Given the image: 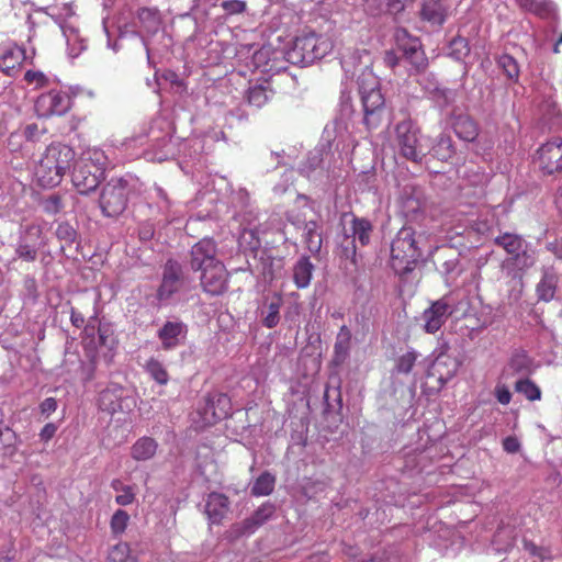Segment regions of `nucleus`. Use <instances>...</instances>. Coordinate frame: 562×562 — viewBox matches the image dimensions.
<instances>
[{"mask_svg": "<svg viewBox=\"0 0 562 562\" xmlns=\"http://www.w3.org/2000/svg\"><path fill=\"white\" fill-rule=\"evenodd\" d=\"M396 47L401 56L416 69L426 66L427 58L422 47L420 37H396Z\"/></svg>", "mask_w": 562, "mask_h": 562, "instance_id": "25", "label": "nucleus"}, {"mask_svg": "<svg viewBox=\"0 0 562 562\" xmlns=\"http://www.w3.org/2000/svg\"><path fill=\"white\" fill-rule=\"evenodd\" d=\"M221 7L229 15L241 14L247 10V3L243 0H224Z\"/></svg>", "mask_w": 562, "mask_h": 562, "instance_id": "64", "label": "nucleus"}, {"mask_svg": "<svg viewBox=\"0 0 562 562\" xmlns=\"http://www.w3.org/2000/svg\"><path fill=\"white\" fill-rule=\"evenodd\" d=\"M533 162L544 175H562V137L555 136L542 144Z\"/></svg>", "mask_w": 562, "mask_h": 562, "instance_id": "14", "label": "nucleus"}, {"mask_svg": "<svg viewBox=\"0 0 562 562\" xmlns=\"http://www.w3.org/2000/svg\"><path fill=\"white\" fill-rule=\"evenodd\" d=\"M429 154L441 161H447L454 155L452 139L449 135L440 134L436 143L429 148Z\"/></svg>", "mask_w": 562, "mask_h": 562, "instance_id": "47", "label": "nucleus"}, {"mask_svg": "<svg viewBox=\"0 0 562 562\" xmlns=\"http://www.w3.org/2000/svg\"><path fill=\"white\" fill-rule=\"evenodd\" d=\"M16 436L12 429L7 426L0 425V445L2 446L4 453L11 452L15 445Z\"/></svg>", "mask_w": 562, "mask_h": 562, "instance_id": "63", "label": "nucleus"}, {"mask_svg": "<svg viewBox=\"0 0 562 562\" xmlns=\"http://www.w3.org/2000/svg\"><path fill=\"white\" fill-rule=\"evenodd\" d=\"M272 97L273 90L267 80L250 85L246 92V99L249 105L256 109L262 108L272 99Z\"/></svg>", "mask_w": 562, "mask_h": 562, "instance_id": "34", "label": "nucleus"}, {"mask_svg": "<svg viewBox=\"0 0 562 562\" xmlns=\"http://www.w3.org/2000/svg\"><path fill=\"white\" fill-rule=\"evenodd\" d=\"M314 271V265L310 258L302 256L293 266V282L297 289H305L310 285Z\"/></svg>", "mask_w": 562, "mask_h": 562, "instance_id": "39", "label": "nucleus"}, {"mask_svg": "<svg viewBox=\"0 0 562 562\" xmlns=\"http://www.w3.org/2000/svg\"><path fill=\"white\" fill-rule=\"evenodd\" d=\"M450 124L456 135L464 142H473L479 135L475 121L469 114L456 109L450 114Z\"/></svg>", "mask_w": 562, "mask_h": 562, "instance_id": "26", "label": "nucleus"}, {"mask_svg": "<svg viewBox=\"0 0 562 562\" xmlns=\"http://www.w3.org/2000/svg\"><path fill=\"white\" fill-rule=\"evenodd\" d=\"M274 506L271 503L261 505L249 518L244 521V531L252 533L255 530L268 521L274 514Z\"/></svg>", "mask_w": 562, "mask_h": 562, "instance_id": "43", "label": "nucleus"}, {"mask_svg": "<svg viewBox=\"0 0 562 562\" xmlns=\"http://www.w3.org/2000/svg\"><path fill=\"white\" fill-rule=\"evenodd\" d=\"M358 87L364 112L363 123L368 130H374L381 124L384 112L379 80L371 71L363 70L358 77Z\"/></svg>", "mask_w": 562, "mask_h": 562, "instance_id": "9", "label": "nucleus"}, {"mask_svg": "<svg viewBox=\"0 0 562 562\" xmlns=\"http://www.w3.org/2000/svg\"><path fill=\"white\" fill-rule=\"evenodd\" d=\"M109 562H135L130 554V547L125 542L117 543L111 548L108 555Z\"/></svg>", "mask_w": 562, "mask_h": 562, "instance_id": "55", "label": "nucleus"}, {"mask_svg": "<svg viewBox=\"0 0 562 562\" xmlns=\"http://www.w3.org/2000/svg\"><path fill=\"white\" fill-rule=\"evenodd\" d=\"M530 359L525 351H517L513 355L509 366L515 372L526 373L530 371Z\"/></svg>", "mask_w": 562, "mask_h": 562, "instance_id": "61", "label": "nucleus"}, {"mask_svg": "<svg viewBox=\"0 0 562 562\" xmlns=\"http://www.w3.org/2000/svg\"><path fill=\"white\" fill-rule=\"evenodd\" d=\"M201 414L209 425L226 418L231 414V398L223 393L209 396Z\"/></svg>", "mask_w": 562, "mask_h": 562, "instance_id": "23", "label": "nucleus"}, {"mask_svg": "<svg viewBox=\"0 0 562 562\" xmlns=\"http://www.w3.org/2000/svg\"><path fill=\"white\" fill-rule=\"evenodd\" d=\"M111 487L119 493L115 496V502L120 506H128L135 501L134 488L131 485H125L120 480H113Z\"/></svg>", "mask_w": 562, "mask_h": 562, "instance_id": "51", "label": "nucleus"}, {"mask_svg": "<svg viewBox=\"0 0 562 562\" xmlns=\"http://www.w3.org/2000/svg\"><path fill=\"white\" fill-rule=\"evenodd\" d=\"M558 277L552 269H544L542 278L537 284L536 292L539 300L549 302L554 297Z\"/></svg>", "mask_w": 562, "mask_h": 562, "instance_id": "42", "label": "nucleus"}, {"mask_svg": "<svg viewBox=\"0 0 562 562\" xmlns=\"http://www.w3.org/2000/svg\"><path fill=\"white\" fill-rule=\"evenodd\" d=\"M145 373L157 384L167 385L170 376L167 370V366L158 356H150L142 364Z\"/></svg>", "mask_w": 562, "mask_h": 562, "instance_id": "35", "label": "nucleus"}, {"mask_svg": "<svg viewBox=\"0 0 562 562\" xmlns=\"http://www.w3.org/2000/svg\"><path fill=\"white\" fill-rule=\"evenodd\" d=\"M228 498L221 493H211L205 504V514L212 524H218L228 512Z\"/></svg>", "mask_w": 562, "mask_h": 562, "instance_id": "32", "label": "nucleus"}, {"mask_svg": "<svg viewBox=\"0 0 562 562\" xmlns=\"http://www.w3.org/2000/svg\"><path fill=\"white\" fill-rule=\"evenodd\" d=\"M515 390L529 401H538L541 398V391L539 386L528 378L517 380L515 383Z\"/></svg>", "mask_w": 562, "mask_h": 562, "instance_id": "53", "label": "nucleus"}, {"mask_svg": "<svg viewBox=\"0 0 562 562\" xmlns=\"http://www.w3.org/2000/svg\"><path fill=\"white\" fill-rule=\"evenodd\" d=\"M75 160L74 149L61 143H52L35 167V178L42 187H55L60 183L66 171Z\"/></svg>", "mask_w": 562, "mask_h": 562, "instance_id": "5", "label": "nucleus"}, {"mask_svg": "<svg viewBox=\"0 0 562 562\" xmlns=\"http://www.w3.org/2000/svg\"><path fill=\"white\" fill-rule=\"evenodd\" d=\"M350 345H351V331L346 326L342 325L339 328V331L336 337V341L334 345V363L339 366L346 361V359L349 357L350 351Z\"/></svg>", "mask_w": 562, "mask_h": 562, "instance_id": "40", "label": "nucleus"}, {"mask_svg": "<svg viewBox=\"0 0 562 562\" xmlns=\"http://www.w3.org/2000/svg\"><path fill=\"white\" fill-rule=\"evenodd\" d=\"M148 203L153 215L160 216L167 222H172L177 218L179 211L173 207V203L168 198L167 192L159 186L155 184L148 192Z\"/></svg>", "mask_w": 562, "mask_h": 562, "instance_id": "21", "label": "nucleus"}, {"mask_svg": "<svg viewBox=\"0 0 562 562\" xmlns=\"http://www.w3.org/2000/svg\"><path fill=\"white\" fill-rule=\"evenodd\" d=\"M498 66L504 70L510 80H517L519 76V68L516 60L509 55H502L498 58Z\"/></svg>", "mask_w": 562, "mask_h": 562, "instance_id": "59", "label": "nucleus"}, {"mask_svg": "<svg viewBox=\"0 0 562 562\" xmlns=\"http://www.w3.org/2000/svg\"><path fill=\"white\" fill-rule=\"evenodd\" d=\"M282 304L283 300L279 293H274L265 299L263 304L259 308V315L266 328L272 329L279 324Z\"/></svg>", "mask_w": 562, "mask_h": 562, "instance_id": "28", "label": "nucleus"}, {"mask_svg": "<svg viewBox=\"0 0 562 562\" xmlns=\"http://www.w3.org/2000/svg\"><path fill=\"white\" fill-rule=\"evenodd\" d=\"M200 272L201 285L210 295H221L227 290L228 273L223 262Z\"/></svg>", "mask_w": 562, "mask_h": 562, "instance_id": "20", "label": "nucleus"}, {"mask_svg": "<svg viewBox=\"0 0 562 562\" xmlns=\"http://www.w3.org/2000/svg\"><path fill=\"white\" fill-rule=\"evenodd\" d=\"M350 113V106L342 102L340 116L326 125L322 143L300 165L299 171L303 177L313 182H322L336 176V170L355 147V140L348 131L347 120Z\"/></svg>", "mask_w": 562, "mask_h": 562, "instance_id": "1", "label": "nucleus"}, {"mask_svg": "<svg viewBox=\"0 0 562 562\" xmlns=\"http://www.w3.org/2000/svg\"><path fill=\"white\" fill-rule=\"evenodd\" d=\"M494 243L502 247L508 254V257H513L517 252L531 246L521 236L512 233H504L496 236Z\"/></svg>", "mask_w": 562, "mask_h": 562, "instance_id": "41", "label": "nucleus"}, {"mask_svg": "<svg viewBox=\"0 0 562 562\" xmlns=\"http://www.w3.org/2000/svg\"><path fill=\"white\" fill-rule=\"evenodd\" d=\"M536 261V251L531 246L502 261L501 269L503 276L507 279L506 284L510 301L517 302L520 300L525 285L524 276Z\"/></svg>", "mask_w": 562, "mask_h": 562, "instance_id": "10", "label": "nucleus"}, {"mask_svg": "<svg viewBox=\"0 0 562 562\" xmlns=\"http://www.w3.org/2000/svg\"><path fill=\"white\" fill-rule=\"evenodd\" d=\"M372 224L363 217L353 216L349 228L344 229V239L341 241V255L346 259L356 262L357 243L366 246L370 243Z\"/></svg>", "mask_w": 562, "mask_h": 562, "instance_id": "12", "label": "nucleus"}, {"mask_svg": "<svg viewBox=\"0 0 562 562\" xmlns=\"http://www.w3.org/2000/svg\"><path fill=\"white\" fill-rule=\"evenodd\" d=\"M66 46L70 59L77 58L87 48L83 37H66Z\"/></svg>", "mask_w": 562, "mask_h": 562, "instance_id": "62", "label": "nucleus"}, {"mask_svg": "<svg viewBox=\"0 0 562 562\" xmlns=\"http://www.w3.org/2000/svg\"><path fill=\"white\" fill-rule=\"evenodd\" d=\"M123 387L116 384L103 390L99 397V405L101 409L111 414L121 409V400L123 397Z\"/></svg>", "mask_w": 562, "mask_h": 562, "instance_id": "37", "label": "nucleus"}, {"mask_svg": "<svg viewBox=\"0 0 562 562\" xmlns=\"http://www.w3.org/2000/svg\"><path fill=\"white\" fill-rule=\"evenodd\" d=\"M41 206L46 214L55 215L64 209V203L59 194L53 193L42 199Z\"/></svg>", "mask_w": 562, "mask_h": 562, "instance_id": "57", "label": "nucleus"}, {"mask_svg": "<svg viewBox=\"0 0 562 562\" xmlns=\"http://www.w3.org/2000/svg\"><path fill=\"white\" fill-rule=\"evenodd\" d=\"M137 20L143 30L153 35L165 32L161 13L157 8L143 7L137 10Z\"/></svg>", "mask_w": 562, "mask_h": 562, "instance_id": "30", "label": "nucleus"}, {"mask_svg": "<svg viewBox=\"0 0 562 562\" xmlns=\"http://www.w3.org/2000/svg\"><path fill=\"white\" fill-rule=\"evenodd\" d=\"M188 335V326L178 318L165 322L157 330V338L160 341L161 349L172 351L184 345Z\"/></svg>", "mask_w": 562, "mask_h": 562, "instance_id": "19", "label": "nucleus"}, {"mask_svg": "<svg viewBox=\"0 0 562 562\" xmlns=\"http://www.w3.org/2000/svg\"><path fill=\"white\" fill-rule=\"evenodd\" d=\"M133 144L146 145L143 156L148 161L161 162L176 157L177 154L183 151L186 157L196 159L204 150L203 140L199 137H193L186 140L182 145L177 146L173 142L169 131H162L160 126L151 125L146 135H139L127 143V146Z\"/></svg>", "mask_w": 562, "mask_h": 562, "instance_id": "3", "label": "nucleus"}, {"mask_svg": "<svg viewBox=\"0 0 562 562\" xmlns=\"http://www.w3.org/2000/svg\"><path fill=\"white\" fill-rule=\"evenodd\" d=\"M517 518L502 519L492 539V547L498 553H505L514 547L518 536L516 530Z\"/></svg>", "mask_w": 562, "mask_h": 562, "instance_id": "24", "label": "nucleus"}, {"mask_svg": "<svg viewBox=\"0 0 562 562\" xmlns=\"http://www.w3.org/2000/svg\"><path fill=\"white\" fill-rule=\"evenodd\" d=\"M292 224L299 229H303V243L307 250L316 255L319 252L323 244L322 234L319 233V225L316 221H292Z\"/></svg>", "mask_w": 562, "mask_h": 562, "instance_id": "29", "label": "nucleus"}, {"mask_svg": "<svg viewBox=\"0 0 562 562\" xmlns=\"http://www.w3.org/2000/svg\"><path fill=\"white\" fill-rule=\"evenodd\" d=\"M448 56L456 60H463L470 54L468 37H452L447 47Z\"/></svg>", "mask_w": 562, "mask_h": 562, "instance_id": "49", "label": "nucleus"}, {"mask_svg": "<svg viewBox=\"0 0 562 562\" xmlns=\"http://www.w3.org/2000/svg\"><path fill=\"white\" fill-rule=\"evenodd\" d=\"M128 520H130V515L123 509H117L113 514V516L111 518V522H110L112 532L115 535L123 533L127 527Z\"/></svg>", "mask_w": 562, "mask_h": 562, "instance_id": "60", "label": "nucleus"}, {"mask_svg": "<svg viewBox=\"0 0 562 562\" xmlns=\"http://www.w3.org/2000/svg\"><path fill=\"white\" fill-rule=\"evenodd\" d=\"M29 58L24 47L12 45L0 54V70L7 76H14L22 63Z\"/></svg>", "mask_w": 562, "mask_h": 562, "instance_id": "27", "label": "nucleus"}, {"mask_svg": "<svg viewBox=\"0 0 562 562\" xmlns=\"http://www.w3.org/2000/svg\"><path fill=\"white\" fill-rule=\"evenodd\" d=\"M419 356L415 350H408L401 355L396 360L394 371L402 374L411 373Z\"/></svg>", "mask_w": 562, "mask_h": 562, "instance_id": "54", "label": "nucleus"}, {"mask_svg": "<svg viewBox=\"0 0 562 562\" xmlns=\"http://www.w3.org/2000/svg\"><path fill=\"white\" fill-rule=\"evenodd\" d=\"M221 262L217 246L212 238H202L191 247L190 266L193 271H202Z\"/></svg>", "mask_w": 562, "mask_h": 562, "instance_id": "18", "label": "nucleus"}, {"mask_svg": "<svg viewBox=\"0 0 562 562\" xmlns=\"http://www.w3.org/2000/svg\"><path fill=\"white\" fill-rule=\"evenodd\" d=\"M109 165V157L104 150L93 147L87 148L75 161L71 182L80 194H87L97 189Z\"/></svg>", "mask_w": 562, "mask_h": 562, "instance_id": "4", "label": "nucleus"}, {"mask_svg": "<svg viewBox=\"0 0 562 562\" xmlns=\"http://www.w3.org/2000/svg\"><path fill=\"white\" fill-rule=\"evenodd\" d=\"M519 8L541 19H551L555 15V4L551 0H516Z\"/></svg>", "mask_w": 562, "mask_h": 562, "instance_id": "36", "label": "nucleus"}, {"mask_svg": "<svg viewBox=\"0 0 562 562\" xmlns=\"http://www.w3.org/2000/svg\"><path fill=\"white\" fill-rule=\"evenodd\" d=\"M415 0H368V8L373 12V4H376L378 13L397 14L404 11L405 7Z\"/></svg>", "mask_w": 562, "mask_h": 562, "instance_id": "48", "label": "nucleus"}, {"mask_svg": "<svg viewBox=\"0 0 562 562\" xmlns=\"http://www.w3.org/2000/svg\"><path fill=\"white\" fill-rule=\"evenodd\" d=\"M34 108L40 117L59 116L70 109V97L65 92L53 90L41 94Z\"/></svg>", "mask_w": 562, "mask_h": 562, "instance_id": "17", "label": "nucleus"}, {"mask_svg": "<svg viewBox=\"0 0 562 562\" xmlns=\"http://www.w3.org/2000/svg\"><path fill=\"white\" fill-rule=\"evenodd\" d=\"M424 202L422 201L420 193L416 191L403 192L400 201L402 214L409 221H416L423 211Z\"/></svg>", "mask_w": 562, "mask_h": 562, "instance_id": "33", "label": "nucleus"}, {"mask_svg": "<svg viewBox=\"0 0 562 562\" xmlns=\"http://www.w3.org/2000/svg\"><path fill=\"white\" fill-rule=\"evenodd\" d=\"M140 180L131 173L111 179L102 189L99 205L104 216L115 217L127 205L130 195L137 194L142 189Z\"/></svg>", "mask_w": 562, "mask_h": 562, "instance_id": "6", "label": "nucleus"}, {"mask_svg": "<svg viewBox=\"0 0 562 562\" xmlns=\"http://www.w3.org/2000/svg\"><path fill=\"white\" fill-rule=\"evenodd\" d=\"M449 345L446 340L438 341L436 349L432 352L435 359L432 360L429 375L437 376L441 384L451 380L460 367L457 357L449 355Z\"/></svg>", "mask_w": 562, "mask_h": 562, "instance_id": "16", "label": "nucleus"}, {"mask_svg": "<svg viewBox=\"0 0 562 562\" xmlns=\"http://www.w3.org/2000/svg\"><path fill=\"white\" fill-rule=\"evenodd\" d=\"M439 271L445 277L446 282L450 284L458 278L461 272L459 260L457 258L446 260L440 266Z\"/></svg>", "mask_w": 562, "mask_h": 562, "instance_id": "58", "label": "nucleus"}, {"mask_svg": "<svg viewBox=\"0 0 562 562\" xmlns=\"http://www.w3.org/2000/svg\"><path fill=\"white\" fill-rule=\"evenodd\" d=\"M337 40L340 37H293L291 47L286 49V60L289 64L306 67L324 58L339 45L341 47L338 48L337 55L340 66L347 76H353L356 67L362 64L368 52Z\"/></svg>", "mask_w": 562, "mask_h": 562, "instance_id": "2", "label": "nucleus"}, {"mask_svg": "<svg viewBox=\"0 0 562 562\" xmlns=\"http://www.w3.org/2000/svg\"><path fill=\"white\" fill-rule=\"evenodd\" d=\"M186 285L182 266L173 259L166 261L162 270L161 283L157 290V299L160 302L170 301Z\"/></svg>", "mask_w": 562, "mask_h": 562, "instance_id": "15", "label": "nucleus"}, {"mask_svg": "<svg viewBox=\"0 0 562 562\" xmlns=\"http://www.w3.org/2000/svg\"><path fill=\"white\" fill-rule=\"evenodd\" d=\"M274 476L269 472H265L255 481L251 487V494L255 496L269 495L274 488Z\"/></svg>", "mask_w": 562, "mask_h": 562, "instance_id": "52", "label": "nucleus"}, {"mask_svg": "<svg viewBox=\"0 0 562 562\" xmlns=\"http://www.w3.org/2000/svg\"><path fill=\"white\" fill-rule=\"evenodd\" d=\"M158 445L155 439L150 437H142L139 438L131 448V456L136 461H146L151 459L156 451Z\"/></svg>", "mask_w": 562, "mask_h": 562, "instance_id": "44", "label": "nucleus"}, {"mask_svg": "<svg viewBox=\"0 0 562 562\" xmlns=\"http://www.w3.org/2000/svg\"><path fill=\"white\" fill-rule=\"evenodd\" d=\"M451 306L445 299L437 300L423 313L424 329L428 334H435L445 324L451 314Z\"/></svg>", "mask_w": 562, "mask_h": 562, "instance_id": "22", "label": "nucleus"}, {"mask_svg": "<svg viewBox=\"0 0 562 562\" xmlns=\"http://www.w3.org/2000/svg\"><path fill=\"white\" fill-rule=\"evenodd\" d=\"M422 20L441 25L446 20V9L440 0H425L420 9Z\"/></svg>", "mask_w": 562, "mask_h": 562, "instance_id": "38", "label": "nucleus"}, {"mask_svg": "<svg viewBox=\"0 0 562 562\" xmlns=\"http://www.w3.org/2000/svg\"><path fill=\"white\" fill-rule=\"evenodd\" d=\"M424 89L440 106L449 104L454 99V92L452 90L440 88L436 82H429Z\"/></svg>", "mask_w": 562, "mask_h": 562, "instance_id": "50", "label": "nucleus"}, {"mask_svg": "<svg viewBox=\"0 0 562 562\" xmlns=\"http://www.w3.org/2000/svg\"><path fill=\"white\" fill-rule=\"evenodd\" d=\"M422 235L416 236L412 227H402L391 244L390 265L395 273L403 276L415 268L422 257Z\"/></svg>", "mask_w": 562, "mask_h": 562, "instance_id": "7", "label": "nucleus"}, {"mask_svg": "<svg viewBox=\"0 0 562 562\" xmlns=\"http://www.w3.org/2000/svg\"><path fill=\"white\" fill-rule=\"evenodd\" d=\"M459 175L474 187V194H482L483 188L488 182V175L482 171L479 167H464L458 171Z\"/></svg>", "mask_w": 562, "mask_h": 562, "instance_id": "45", "label": "nucleus"}, {"mask_svg": "<svg viewBox=\"0 0 562 562\" xmlns=\"http://www.w3.org/2000/svg\"><path fill=\"white\" fill-rule=\"evenodd\" d=\"M539 112L544 124L549 125L550 128L559 126L561 124V113L557 108V102L551 97L546 98L539 104Z\"/></svg>", "mask_w": 562, "mask_h": 562, "instance_id": "46", "label": "nucleus"}, {"mask_svg": "<svg viewBox=\"0 0 562 562\" xmlns=\"http://www.w3.org/2000/svg\"><path fill=\"white\" fill-rule=\"evenodd\" d=\"M282 37H277L278 47L272 43L263 44L251 55V65L262 74L274 75L286 69V49L279 47Z\"/></svg>", "mask_w": 562, "mask_h": 562, "instance_id": "11", "label": "nucleus"}, {"mask_svg": "<svg viewBox=\"0 0 562 562\" xmlns=\"http://www.w3.org/2000/svg\"><path fill=\"white\" fill-rule=\"evenodd\" d=\"M154 80L158 87H161L165 83H170L172 87L177 89V91L183 90V80L172 70H167L161 75L155 72Z\"/></svg>", "mask_w": 562, "mask_h": 562, "instance_id": "56", "label": "nucleus"}, {"mask_svg": "<svg viewBox=\"0 0 562 562\" xmlns=\"http://www.w3.org/2000/svg\"><path fill=\"white\" fill-rule=\"evenodd\" d=\"M394 132L398 155L412 162L422 164L429 154V145L418 126L411 119H405L395 125Z\"/></svg>", "mask_w": 562, "mask_h": 562, "instance_id": "8", "label": "nucleus"}, {"mask_svg": "<svg viewBox=\"0 0 562 562\" xmlns=\"http://www.w3.org/2000/svg\"><path fill=\"white\" fill-rule=\"evenodd\" d=\"M43 246V227L37 223H31L20 227L19 238L15 245V255L19 259L33 262L37 258L38 250Z\"/></svg>", "mask_w": 562, "mask_h": 562, "instance_id": "13", "label": "nucleus"}, {"mask_svg": "<svg viewBox=\"0 0 562 562\" xmlns=\"http://www.w3.org/2000/svg\"><path fill=\"white\" fill-rule=\"evenodd\" d=\"M172 37H142V44L146 50L148 64H156V59H162L168 55V48Z\"/></svg>", "mask_w": 562, "mask_h": 562, "instance_id": "31", "label": "nucleus"}]
</instances>
